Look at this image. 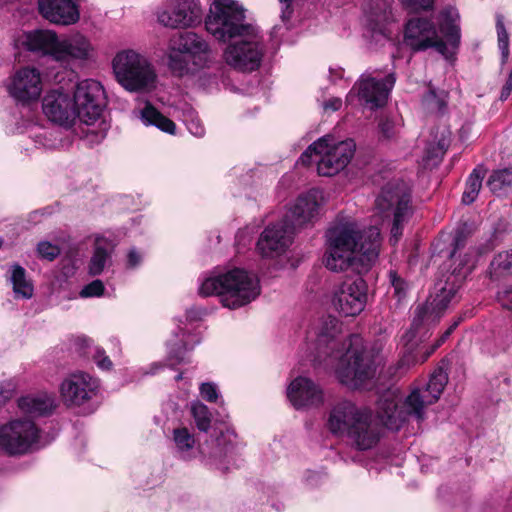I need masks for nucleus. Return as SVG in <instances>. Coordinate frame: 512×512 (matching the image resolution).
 Instances as JSON below:
<instances>
[{"mask_svg":"<svg viewBox=\"0 0 512 512\" xmlns=\"http://www.w3.org/2000/svg\"><path fill=\"white\" fill-rule=\"evenodd\" d=\"M209 34L230 42L223 52L225 63L242 72L257 70L265 53L259 28L246 21L245 9L236 0H214L205 20Z\"/></svg>","mask_w":512,"mask_h":512,"instance_id":"obj_1","label":"nucleus"},{"mask_svg":"<svg viewBox=\"0 0 512 512\" xmlns=\"http://www.w3.org/2000/svg\"><path fill=\"white\" fill-rule=\"evenodd\" d=\"M341 327L333 316L323 319L311 361L334 369L342 384L357 389L374 377L376 367L364 354L361 337L357 334L343 336Z\"/></svg>","mask_w":512,"mask_h":512,"instance_id":"obj_2","label":"nucleus"},{"mask_svg":"<svg viewBox=\"0 0 512 512\" xmlns=\"http://www.w3.org/2000/svg\"><path fill=\"white\" fill-rule=\"evenodd\" d=\"M325 266L334 272L352 268L358 274L367 272L376 262L380 246V230L376 226L362 230L354 221L337 224L326 234Z\"/></svg>","mask_w":512,"mask_h":512,"instance_id":"obj_3","label":"nucleus"},{"mask_svg":"<svg viewBox=\"0 0 512 512\" xmlns=\"http://www.w3.org/2000/svg\"><path fill=\"white\" fill-rule=\"evenodd\" d=\"M466 245V236L463 231H457L452 242V251L449 257L454 266L446 275L445 280H439L436 285V294L426 303L417 306L414 312L411 329L402 337L407 352H412V341L422 325L435 324L439 321L451 300L463 284L466 277L475 267L474 251L469 249L462 255Z\"/></svg>","mask_w":512,"mask_h":512,"instance_id":"obj_4","label":"nucleus"},{"mask_svg":"<svg viewBox=\"0 0 512 512\" xmlns=\"http://www.w3.org/2000/svg\"><path fill=\"white\" fill-rule=\"evenodd\" d=\"M447 382V373L439 367L432 373L428 383L424 387L413 389L401 405L392 394L383 395L377 409L382 425L397 431L411 417L422 421L427 407L440 398Z\"/></svg>","mask_w":512,"mask_h":512,"instance_id":"obj_5","label":"nucleus"},{"mask_svg":"<svg viewBox=\"0 0 512 512\" xmlns=\"http://www.w3.org/2000/svg\"><path fill=\"white\" fill-rule=\"evenodd\" d=\"M15 42L18 48L49 56L64 66L85 63L95 56L90 39L81 33L58 37L52 30H33L22 33Z\"/></svg>","mask_w":512,"mask_h":512,"instance_id":"obj_6","label":"nucleus"},{"mask_svg":"<svg viewBox=\"0 0 512 512\" xmlns=\"http://www.w3.org/2000/svg\"><path fill=\"white\" fill-rule=\"evenodd\" d=\"M439 36L433 23L426 19H411L405 30L406 43L414 50L434 48L438 53L449 59L458 47L460 30L456 24L458 14L454 9H446L441 15Z\"/></svg>","mask_w":512,"mask_h":512,"instance_id":"obj_7","label":"nucleus"},{"mask_svg":"<svg viewBox=\"0 0 512 512\" xmlns=\"http://www.w3.org/2000/svg\"><path fill=\"white\" fill-rule=\"evenodd\" d=\"M199 294L204 297L218 295L223 306L237 309L257 298L260 285L254 275L234 268L205 278L199 287Z\"/></svg>","mask_w":512,"mask_h":512,"instance_id":"obj_8","label":"nucleus"},{"mask_svg":"<svg viewBox=\"0 0 512 512\" xmlns=\"http://www.w3.org/2000/svg\"><path fill=\"white\" fill-rule=\"evenodd\" d=\"M116 81L128 92L144 93L157 84V72L151 60L134 49H123L112 59Z\"/></svg>","mask_w":512,"mask_h":512,"instance_id":"obj_9","label":"nucleus"},{"mask_svg":"<svg viewBox=\"0 0 512 512\" xmlns=\"http://www.w3.org/2000/svg\"><path fill=\"white\" fill-rule=\"evenodd\" d=\"M355 150L353 139L336 142L322 137L301 154L298 162L305 166L315 163L319 175L330 177L338 174L350 163Z\"/></svg>","mask_w":512,"mask_h":512,"instance_id":"obj_10","label":"nucleus"},{"mask_svg":"<svg viewBox=\"0 0 512 512\" xmlns=\"http://www.w3.org/2000/svg\"><path fill=\"white\" fill-rule=\"evenodd\" d=\"M167 64L178 75L189 72V60L197 67H204L211 59L207 41L198 34L186 31L176 33L168 41Z\"/></svg>","mask_w":512,"mask_h":512,"instance_id":"obj_11","label":"nucleus"},{"mask_svg":"<svg viewBox=\"0 0 512 512\" xmlns=\"http://www.w3.org/2000/svg\"><path fill=\"white\" fill-rule=\"evenodd\" d=\"M395 82L393 71L367 70L347 94L346 102L348 105H355L357 102L370 110L382 108L387 104Z\"/></svg>","mask_w":512,"mask_h":512,"instance_id":"obj_12","label":"nucleus"},{"mask_svg":"<svg viewBox=\"0 0 512 512\" xmlns=\"http://www.w3.org/2000/svg\"><path fill=\"white\" fill-rule=\"evenodd\" d=\"M106 107L105 90L93 79H84L75 86L73 108L75 118L82 124L92 126L104 123Z\"/></svg>","mask_w":512,"mask_h":512,"instance_id":"obj_13","label":"nucleus"},{"mask_svg":"<svg viewBox=\"0 0 512 512\" xmlns=\"http://www.w3.org/2000/svg\"><path fill=\"white\" fill-rule=\"evenodd\" d=\"M40 429L30 419L17 418L0 425V449L9 456H19L36 449Z\"/></svg>","mask_w":512,"mask_h":512,"instance_id":"obj_14","label":"nucleus"},{"mask_svg":"<svg viewBox=\"0 0 512 512\" xmlns=\"http://www.w3.org/2000/svg\"><path fill=\"white\" fill-rule=\"evenodd\" d=\"M376 208L381 213L391 212L393 222L390 241L397 243L403 233L404 224L412 214L411 194L404 185L385 186L376 201Z\"/></svg>","mask_w":512,"mask_h":512,"instance_id":"obj_15","label":"nucleus"},{"mask_svg":"<svg viewBox=\"0 0 512 512\" xmlns=\"http://www.w3.org/2000/svg\"><path fill=\"white\" fill-rule=\"evenodd\" d=\"M367 298V283L363 278L357 277L346 280L335 288L332 304L341 315L354 317L364 310Z\"/></svg>","mask_w":512,"mask_h":512,"instance_id":"obj_16","label":"nucleus"},{"mask_svg":"<svg viewBox=\"0 0 512 512\" xmlns=\"http://www.w3.org/2000/svg\"><path fill=\"white\" fill-rule=\"evenodd\" d=\"M6 88L9 95L18 103L35 102L43 91L41 72L32 66L21 67L10 76Z\"/></svg>","mask_w":512,"mask_h":512,"instance_id":"obj_17","label":"nucleus"},{"mask_svg":"<svg viewBox=\"0 0 512 512\" xmlns=\"http://www.w3.org/2000/svg\"><path fill=\"white\" fill-rule=\"evenodd\" d=\"M99 380L78 371L68 375L60 386V393L67 406H81L93 399L99 391Z\"/></svg>","mask_w":512,"mask_h":512,"instance_id":"obj_18","label":"nucleus"},{"mask_svg":"<svg viewBox=\"0 0 512 512\" xmlns=\"http://www.w3.org/2000/svg\"><path fill=\"white\" fill-rule=\"evenodd\" d=\"M296 231L283 219L267 226L257 241V250L262 257L274 258L283 254L292 242Z\"/></svg>","mask_w":512,"mask_h":512,"instance_id":"obj_19","label":"nucleus"},{"mask_svg":"<svg viewBox=\"0 0 512 512\" xmlns=\"http://www.w3.org/2000/svg\"><path fill=\"white\" fill-rule=\"evenodd\" d=\"M382 433V425L372 411L366 408L362 416L352 426L346 438L354 449L366 451L374 448L379 443Z\"/></svg>","mask_w":512,"mask_h":512,"instance_id":"obj_20","label":"nucleus"},{"mask_svg":"<svg viewBox=\"0 0 512 512\" xmlns=\"http://www.w3.org/2000/svg\"><path fill=\"white\" fill-rule=\"evenodd\" d=\"M321 199L322 193L317 189H312L300 195L283 220L289 223L295 231L314 222L319 215Z\"/></svg>","mask_w":512,"mask_h":512,"instance_id":"obj_21","label":"nucleus"},{"mask_svg":"<svg viewBox=\"0 0 512 512\" xmlns=\"http://www.w3.org/2000/svg\"><path fill=\"white\" fill-rule=\"evenodd\" d=\"M200 7L194 0H173L158 13V21L169 28H185L199 22Z\"/></svg>","mask_w":512,"mask_h":512,"instance_id":"obj_22","label":"nucleus"},{"mask_svg":"<svg viewBox=\"0 0 512 512\" xmlns=\"http://www.w3.org/2000/svg\"><path fill=\"white\" fill-rule=\"evenodd\" d=\"M42 110L50 122L60 126L74 124L76 120L72 100L61 89L46 93L42 100Z\"/></svg>","mask_w":512,"mask_h":512,"instance_id":"obj_23","label":"nucleus"},{"mask_svg":"<svg viewBox=\"0 0 512 512\" xmlns=\"http://www.w3.org/2000/svg\"><path fill=\"white\" fill-rule=\"evenodd\" d=\"M365 410L366 408L358 407L351 401H340L328 414L327 429L333 435L346 437Z\"/></svg>","mask_w":512,"mask_h":512,"instance_id":"obj_24","label":"nucleus"},{"mask_svg":"<svg viewBox=\"0 0 512 512\" xmlns=\"http://www.w3.org/2000/svg\"><path fill=\"white\" fill-rule=\"evenodd\" d=\"M287 397L296 409L317 407L324 401L321 387L313 380L299 376L287 388Z\"/></svg>","mask_w":512,"mask_h":512,"instance_id":"obj_25","label":"nucleus"},{"mask_svg":"<svg viewBox=\"0 0 512 512\" xmlns=\"http://www.w3.org/2000/svg\"><path fill=\"white\" fill-rule=\"evenodd\" d=\"M235 445L230 436L222 434L220 437L199 446L201 462L211 469L226 471V459L234 454Z\"/></svg>","mask_w":512,"mask_h":512,"instance_id":"obj_26","label":"nucleus"},{"mask_svg":"<svg viewBox=\"0 0 512 512\" xmlns=\"http://www.w3.org/2000/svg\"><path fill=\"white\" fill-rule=\"evenodd\" d=\"M40 14L54 24L71 25L80 18L73 0H38Z\"/></svg>","mask_w":512,"mask_h":512,"instance_id":"obj_27","label":"nucleus"},{"mask_svg":"<svg viewBox=\"0 0 512 512\" xmlns=\"http://www.w3.org/2000/svg\"><path fill=\"white\" fill-rule=\"evenodd\" d=\"M450 143V130H431L423 157L424 166L435 167L439 165Z\"/></svg>","mask_w":512,"mask_h":512,"instance_id":"obj_28","label":"nucleus"},{"mask_svg":"<svg viewBox=\"0 0 512 512\" xmlns=\"http://www.w3.org/2000/svg\"><path fill=\"white\" fill-rule=\"evenodd\" d=\"M18 406L22 412L31 417H41L52 414L56 404L53 396L43 393L21 397Z\"/></svg>","mask_w":512,"mask_h":512,"instance_id":"obj_29","label":"nucleus"},{"mask_svg":"<svg viewBox=\"0 0 512 512\" xmlns=\"http://www.w3.org/2000/svg\"><path fill=\"white\" fill-rule=\"evenodd\" d=\"M74 130H40L29 135L36 147L56 149L69 147Z\"/></svg>","mask_w":512,"mask_h":512,"instance_id":"obj_30","label":"nucleus"},{"mask_svg":"<svg viewBox=\"0 0 512 512\" xmlns=\"http://www.w3.org/2000/svg\"><path fill=\"white\" fill-rule=\"evenodd\" d=\"M113 245L104 240H97L91 259L88 263V274L98 276L112 264Z\"/></svg>","mask_w":512,"mask_h":512,"instance_id":"obj_31","label":"nucleus"},{"mask_svg":"<svg viewBox=\"0 0 512 512\" xmlns=\"http://www.w3.org/2000/svg\"><path fill=\"white\" fill-rule=\"evenodd\" d=\"M172 440L176 457L184 461H191L196 457L195 438L186 427L173 429Z\"/></svg>","mask_w":512,"mask_h":512,"instance_id":"obj_32","label":"nucleus"},{"mask_svg":"<svg viewBox=\"0 0 512 512\" xmlns=\"http://www.w3.org/2000/svg\"><path fill=\"white\" fill-rule=\"evenodd\" d=\"M10 282L12 284L15 298L30 299L33 296L34 288L32 282L27 279L25 269L14 264L11 266Z\"/></svg>","mask_w":512,"mask_h":512,"instance_id":"obj_33","label":"nucleus"},{"mask_svg":"<svg viewBox=\"0 0 512 512\" xmlns=\"http://www.w3.org/2000/svg\"><path fill=\"white\" fill-rule=\"evenodd\" d=\"M135 117L142 121L145 126L155 128H175V124L169 118L162 115L153 105L146 103L142 109L134 110Z\"/></svg>","mask_w":512,"mask_h":512,"instance_id":"obj_34","label":"nucleus"},{"mask_svg":"<svg viewBox=\"0 0 512 512\" xmlns=\"http://www.w3.org/2000/svg\"><path fill=\"white\" fill-rule=\"evenodd\" d=\"M179 332L181 333V337L176 334V339L170 340L167 344L168 360L171 362V366L189 362L186 358V353L193 348V345L189 346V342L187 340L190 335L186 334L183 329H179Z\"/></svg>","mask_w":512,"mask_h":512,"instance_id":"obj_35","label":"nucleus"},{"mask_svg":"<svg viewBox=\"0 0 512 512\" xmlns=\"http://www.w3.org/2000/svg\"><path fill=\"white\" fill-rule=\"evenodd\" d=\"M78 342L83 353L87 356H91L97 366L102 370H110L112 367V361L108 356L105 355V351L99 347L93 346V341L86 337H79Z\"/></svg>","mask_w":512,"mask_h":512,"instance_id":"obj_36","label":"nucleus"},{"mask_svg":"<svg viewBox=\"0 0 512 512\" xmlns=\"http://www.w3.org/2000/svg\"><path fill=\"white\" fill-rule=\"evenodd\" d=\"M485 176V171L481 168H475L469 175L466 188L462 195V202L464 204H471L475 201L478 193L482 187V180Z\"/></svg>","mask_w":512,"mask_h":512,"instance_id":"obj_37","label":"nucleus"},{"mask_svg":"<svg viewBox=\"0 0 512 512\" xmlns=\"http://www.w3.org/2000/svg\"><path fill=\"white\" fill-rule=\"evenodd\" d=\"M492 192H500L505 188H512V167L494 171L487 182Z\"/></svg>","mask_w":512,"mask_h":512,"instance_id":"obj_38","label":"nucleus"},{"mask_svg":"<svg viewBox=\"0 0 512 512\" xmlns=\"http://www.w3.org/2000/svg\"><path fill=\"white\" fill-rule=\"evenodd\" d=\"M106 137L105 130H74L72 140L77 138L83 147L93 148Z\"/></svg>","mask_w":512,"mask_h":512,"instance_id":"obj_39","label":"nucleus"},{"mask_svg":"<svg viewBox=\"0 0 512 512\" xmlns=\"http://www.w3.org/2000/svg\"><path fill=\"white\" fill-rule=\"evenodd\" d=\"M191 413L197 428L200 431L207 432L211 424V414L208 407L201 402H194L191 405Z\"/></svg>","mask_w":512,"mask_h":512,"instance_id":"obj_40","label":"nucleus"},{"mask_svg":"<svg viewBox=\"0 0 512 512\" xmlns=\"http://www.w3.org/2000/svg\"><path fill=\"white\" fill-rule=\"evenodd\" d=\"M377 9L378 10H371L369 18L371 23H374V26L372 27L373 31L378 30L381 34H385L384 27H377L379 24L388 21L390 11H389V4L386 0H375Z\"/></svg>","mask_w":512,"mask_h":512,"instance_id":"obj_41","label":"nucleus"},{"mask_svg":"<svg viewBox=\"0 0 512 512\" xmlns=\"http://www.w3.org/2000/svg\"><path fill=\"white\" fill-rule=\"evenodd\" d=\"M491 272L495 275H501L512 271V250L501 252L494 257L490 264Z\"/></svg>","mask_w":512,"mask_h":512,"instance_id":"obj_42","label":"nucleus"},{"mask_svg":"<svg viewBox=\"0 0 512 512\" xmlns=\"http://www.w3.org/2000/svg\"><path fill=\"white\" fill-rule=\"evenodd\" d=\"M496 30L498 47L501 51L503 60H506L509 56V36L504 25V17L501 14L496 15Z\"/></svg>","mask_w":512,"mask_h":512,"instance_id":"obj_43","label":"nucleus"},{"mask_svg":"<svg viewBox=\"0 0 512 512\" xmlns=\"http://www.w3.org/2000/svg\"><path fill=\"white\" fill-rule=\"evenodd\" d=\"M390 283L393 288V296L401 302L407 295L408 284L395 271L389 272Z\"/></svg>","mask_w":512,"mask_h":512,"instance_id":"obj_44","label":"nucleus"},{"mask_svg":"<svg viewBox=\"0 0 512 512\" xmlns=\"http://www.w3.org/2000/svg\"><path fill=\"white\" fill-rule=\"evenodd\" d=\"M38 255L45 260L53 261L60 254V248L48 241H41L37 245Z\"/></svg>","mask_w":512,"mask_h":512,"instance_id":"obj_45","label":"nucleus"},{"mask_svg":"<svg viewBox=\"0 0 512 512\" xmlns=\"http://www.w3.org/2000/svg\"><path fill=\"white\" fill-rule=\"evenodd\" d=\"M105 286L99 279L93 280L89 284L85 285L79 295L81 298L100 297L104 294Z\"/></svg>","mask_w":512,"mask_h":512,"instance_id":"obj_46","label":"nucleus"},{"mask_svg":"<svg viewBox=\"0 0 512 512\" xmlns=\"http://www.w3.org/2000/svg\"><path fill=\"white\" fill-rule=\"evenodd\" d=\"M497 300L503 308L512 312V284L498 291Z\"/></svg>","mask_w":512,"mask_h":512,"instance_id":"obj_47","label":"nucleus"},{"mask_svg":"<svg viewBox=\"0 0 512 512\" xmlns=\"http://www.w3.org/2000/svg\"><path fill=\"white\" fill-rule=\"evenodd\" d=\"M181 120H182V124L187 127H192V126L197 127L201 124L198 114L193 108H187V109L183 110Z\"/></svg>","mask_w":512,"mask_h":512,"instance_id":"obj_48","label":"nucleus"},{"mask_svg":"<svg viewBox=\"0 0 512 512\" xmlns=\"http://www.w3.org/2000/svg\"><path fill=\"white\" fill-rule=\"evenodd\" d=\"M400 2L412 11L425 10L433 4V0H400Z\"/></svg>","mask_w":512,"mask_h":512,"instance_id":"obj_49","label":"nucleus"},{"mask_svg":"<svg viewBox=\"0 0 512 512\" xmlns=\"http://www.w3.org/2000/svg\"><path fill=\"white\" fill-rule=\"evenodd\" d=\"M200 393L201 396L209 402H215L218 398L217 388L212 383H202Z\"/></svg>","mask_w":512,"mask_h":512,"instance_id":"obj_50","label":"nucleus"},{"mask_svg":"<svg viewBox=\"0 0 512 512\" xmlns=\"http://www.w3.org/2000/svg\"><path fill=\"white\" fill-rule=\"evenodd\" d=\"M425 102L431 109H437L439 113H443L446 108V102L436 97L434 92H429L425 97Z\"/></svg>","mask_w":512,"mask_h":512,"instance_id":"obj_51","label":"nucleus"},{"mask_svg":"<svg viewBox=\"0 0 512 512\" xmlns=\"http://www.w3.org/2000/svg\"><path fill=\"white\" fill-rule=\"evenodd\" d=\"M14 392V385L12 383H1L0 384V405L5 404L9 400Z\"/></svg>","mask_w":512,"mask_h":512,"instance_id":"obj_52","label":"nucleus"},{"mask_svg":"<svg viewBox=\"0 0 512 512\" xmlns=\"http://www.w3.org/2000/svg\"><path fill=\"white\" fill-rule=\"evenodd\" d=\"M142 261V255L135 249H131L127 255V266L129 268H135L140 265Z\"/></svg>","mask_w":512,"mask_h":512,"instance_id":"obj_53","label":"nucleus"},{"mask_svg":"<svg viewBox=\"0 0 512 512\" xmlns=\"http://www.w3.org/2000/svg\"><path fill=\"white\" fill-rule=\"evenodd\" d=\"M281 3V18L284 22L290 19L292 10L290 8L291 0H279Z\"/></svg>","mask_w":512,"mask_h":512,"instance_id":"obj_54","label":"nucleus"},{"mask_svg":"<svg viewBox=\"0 0 512 512\" xmlns=\"http://www.w3.org/2000/svg\"><path fill=\"white\" fill-rule=\"evenodd\" d=\"M342 106V100L340 98H331L323 104L325 111H337Z\"/></svg>","mask_w":512,"mask_h":512,"instance_id":"obj_55","label":"nucleus"},{"mask_svg":"<svg viewBox=\"0 0 512 512\" xmlns=\"http://www.w3.org/2000/svg\"><path fill=\"white\" fill-rule=\"evenodd\" d=\"M450 331H445L441 337L437 340V342L435 343V345H433V347L426 352L424 358L422 361H425L426 359H428V357L438 348L440 347L450 336Z\"/></svg>","mask_w":512,"mask_h":512,"instance_id":"obj_56","label":"nucleus"},{"mask_svg":"<svg viewBox=\"0 0 512 512\" xmlns=\"http://www.w3.org/2000/svg\"><path fill=\"white\" fill-rule=\"evenodd\" d=\"M204 314V311L200 308L192 307L187 310L186 317L190 321H196L201 319L202 315Z\"/></svg>","mask_w":512,"mask_h":512,"instance_id":"obj_57","label":"nucleus"},{"mask_svg":"<svg viewBox=\"0 0 512 512\" xmlns=\"http://www.w3.org/2000/svg\"><path fill=\"white\" fill-rule=\"evenodd\" d=\"M321 479V475L317 472L309 471L306 475V482L310 486H316Z\"/></svg>","mask_w":512,"mask_h":512,"instance_id":"obj_58","label":"nucleus"},{"mask_svg":"<svg viewBox=\"0 0 512 512\" xmlns=\"http://www.w3.org/2000/svg\"><path fill=\"white\" fill-rule=\"evenodd\" d=\"M197 138H202L204 136V130H196L195 133H192Z\"/></svg>","mask_w":512,"mask_h":512,"instance_id":"obj_59","label":"nucleus"},{"mask_svg":"<svg viewBox=\"0 0 512 512\" xmlns=\"http://www.w3.org/2000/svg\"><path fill=\"white\" fill-rule=\"evenodd\" d=\"M161 367H163V365H162L161 363H155V364H153V365H152V369H153V371H152L151 373H155V372H156V369L161 368Z\"/></svg>","mask_w":512,"mask_h":512,"instance_id":"obj_60","label":"nucleus"},{"mask_svg":"<svg viewBox=\"0 0 512 512\" xmlns=\"http://www.w3.org/2000/svg\"><path fill=\"white\" fill-rule=\"evenodd\" d=\"M164 131L169 133V134H171V135H173V136H177L178 135V133H177L178 130H164Z\"/></svg>","mask_w":512,"mask_h":512,"instance_id":"obj_61","label":"nucleus"},{"mask_svg":"<svg viewBox=\"0 0 512 512\" xmlns=\"http://www.w3.org/2000/svg\"><path fill=\"white\" fill-rule=\"evenodd\" d=\"M459 322H460V318L451 325L452 329L455 330L456 327L458 326Z\"/></svg>","mask_w":512,"mask_h":512,"instance_id":"obj_62","label":"nucleus"},{"mask_svg":"<svg viewBox=\"0 0 512 512\" xmlns=\"http://www.w3.org/2000/svg\"><path fill=\"white\" fill-rule=\"evenodd\" d=\"M459 322H460V318L451 325L452 329L455 330L456 327L458 326Z\"/></svg>","mask_w":512,"mask_h":512,"instance_id":"obj_63","label":"nucleus"},{"mask_svg":"<svg viewBox=\"0 0 512 512\" xmlns=\"http://www.w3.org/2000/svg\"><path fill=\"white\" fill-rule=\"evenodd\" d=\"M182 378H183V374H182V373H179V374H177V375H176L175 380H176V381H179V380H181Z\"/></svg>","mask_w":512,"mask_h":512,"instance_id":"obj_64","label":"nucleus"}]
</instances>
